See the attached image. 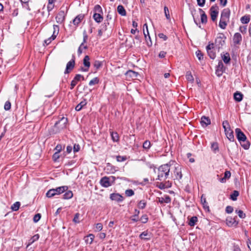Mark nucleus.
I'll return each instance as SVG.
<instances>
[{
	"instance_id": "30",
	"label": "nucleus",
	"mask_w": 251,
	"mask_h": 251,
	"mask_svg": "<svg viewBox=\"0 0 251 251\" xmlns=\"http://www.w3.org/2000/svg\"><path fill=\"white\" fill-rule=\"evenodd\" d=\"M65 193L63 195V199L65 200L70 199L73 196V193L72 191L69 190L65 191Z\"/></svg>"
},
{
	"instance_id": "14",
	"label": "nucleus",
	"mask_w": 251,
	"mask_h": 251,
	"mask_svg": "<svg viewBox=\"0 0 251 251\" xmlns=\"http://www.w3.org/2000/svg\"><path fill=\"white\" fill-rule=\"evenodd\" d=\"M242 37L240 33H235L233 37V42L235 45H240L242 41Z\"/></svg>"
},
{
	"instance_id": "5",
	"label": "nucleus",
	"mask_w": 251,
	"mask_h": 251,
	"mask_svg": "<svg viewBox=\"0 0 251 251\" xmlns=\"http://www.w3.org/2000/svg\"><path fill=\"white\" fill-rule=\"evenodd\" d=\"M226 37L223 33L219 34L218 36L216 38L215 41L214 47L219 50L222 49L225 44V40Z\"/></svg>"
},
{
	"instance_id": "46",
	"label": "nucleus",
	"mask_w": 251,
	"mask_h": 251,
	"mask_svg": "<svg viewBox=\"0 0 251 251\" xmlns=\"http://www.w3.org/2000/svg\"><path fill=\"white\" fill-rule=\"evenodd\" d=\"M186 78L189 81H193L194 80L193 76L190 71H188L186 74Z\"/></svg>"
},
{
	"instance_id": "34",
	"label": "nucleus",
	"mask_w": 251,
	"mask_h": 251,
	"mask_svg": "<svg viewBox=\"0 0 251 251\" xmlns=\"http://www.w3.org/2000/svg\"><path fill=\"white\" fill-rule=\"evenodd\" d=\"M240 21L242 24H246L250 21V15H245L241 18Z\"/></svg>"
},
{
	"instance_id": "41",
	"label": "nucleus",
	"mask_w": 251,
	"mask_h": 251,
	"mask_svg": "<svg viewBox=\"0 0 251 251\" xmlns=\"http://www.w3.org/2000/svg\"><path fill=\"white\" fill-rule=\"evenodd\" d=\"M54 7V4L48 2L47 5V10L48 12V17L50 15V12L51 11Z\"/></svg>"
},
{
	"instance_id": "24",
	"label": "nucleus",
	"mask_w": 251,
	"mask_h": 251,
	"mask_svg": "<svg viewBox=\"0 0 251 251\" xmlns=\"http://www.w3.org/2000/svg\"><path fill=\"white\" fill-rule=\"evenodd\" d=\"M95 238V236L93 234H89L88 235L84 237L85 242L87 244H91Z\"/></svg>"
},
{
	"instance_id": "52",
	"label": "nucleus",
	"mask_w": 251,
	"mask_h": 251,
	"mask_svg": "<svg viewBox=\"0 0 251 251\" xmlns=\"http://www.w3.org/2000/svg\"><path fill=\"white\" fill-rule=\"evenodd\" d=\"M116 159L118 162H123L127 159L126 156L118 155L116 156Z\"/></svg>"
},
{
	"instance_id": "61",
	"label": "nucleus",
	"mask_w": 251,
	"mask_h": 251,
	"mask_svg": "<svg viewBox=\"0 0 251 251\" xmlns=\"http://www.w3.org/2000/svg\"><path fill=\"white\" fill-rule=\"evenodd\" d=\"M82 79L83 80H84V77L83 75H80V74H77V75H76L75 76V77H74V79L75 80L76 82H78V81H79L81 79Z\"/></svg>"
},
{
	"instance_id": "47",
	"label": "nucleus",
	"mask_w": 251,
	"mask_h": 251,
	"mask_svg": "<svg viewBox=\"0 0 251 251\" xmlns=\"http://www.w3.org/2000/svg\"><path fill=\"white\" fill-rule=\"evenodd\" d=\"M196 56H197V58H198V59L200 61H201V60L203 59V53L201 52V50H198L196 52Z\"/></svg>"
},
{
	"instance_id": "43",
	"label": "nucleus",
	"mask_w": 251,
	"mask_h": 251,
	"mask_svg": "<svg viewBox=\"0 0 251 251\" xmlns=\"http://www.w3.org/2000/svg\"><path fill=\"white\" fill-rule=\"evenodd\" d=\"M239 193L238 191L235 190L230 195V199L233 201H236L237 200V197L239 196Z\"/></svg>"
},
{
	"instance_id": "31",
	"label": "nucleus",
	"mask_w": 251,
	"mask_h": 251,
	"mask_svg": "<svg viewBox=\"0 0 251 251\" xmlns=\"http://www.w3.org/2000/svg\"><path fill=\"white\" fill-rule=\"evenodd\" d=\"M211 148L212 151L215 153L218 152L219 149L218 144L217 142H213L211 143Z\"/></svg>"
},
{
	"instance_id": "33",
	"label": "nucleus",
	"mask_w": 251,
	"mask_h": 251,
	"mask_svg": "<svg viewBox=\"0 0 251 251\" xmlns=\"http://www.w3.org/2000/svg\"><path fill=\"white\" fill-rule=\"evenodd\" d=\"M86 103L87 102L86 100H84L81 101L76 106L75 108V110L77 111H80L82 108V107L86 104Z\"/></svg>"
},
{
	"instance_id": "35",
	"label": "nucleus",
	"mask_w": 251,
	"mask_h": 251,
	"mask_svg": "<svg viewBox=\"0 0 251 251\" xmlns=\"http://www.w3.org/2000/svg\"><path fill=\"white\" fill-rule=\"evenodd\" d=\"M197 222L198 218L196 216H193L191 218L189 222V225L190 226H193L195 225Z\"/></svg>"
},
{
	"instance_id": "21",
	"label": "nucleus",
	"mask_w": 251,
	"mask_h": 251,
	"mask_svg": "<svg viewBox=\"0 0 251 251\" xmlns=\"http://www.w3.org/2000/svg\"><path fill=\"white\" fill-rule=\"evenodd\" d=\"M84 15L80 14L78 15L74 20L73 23L74 25H77L83 19Z\"/></svg>"
},
{
	"instance_id": "12",
	"label": "nucleus",
	"mask_w": 251,
	"mask_h": 251,
	"mask_svg": "<svg viewBox=\"0 0 251 251\" xmlns=\"http://www.w3.org/2000/svg\"><path fill=\"white\" fill-rule=\"evenodd\" d=\"M235 133L237 139L239 142H245L246 140V136L241 130L237 128L235 129Z\"/></svg>"
},
{
	"instance_id": "59",
	"label": "nucleus",
	"mask_w": 251,
	"mask_h": 251,
	"mask_svg": "<svg viewBox=\"0 0 251 251\" xmlns=\"http://www.w3.org/2000/svg\"><path fill=\"white\" fill-rule=\"evenodd\" d=\"M243 95H233V98L235 101L240 102L243 100Z\"/></svg>"
},
{
	"instance_id": "19",
	"label": "nucleus",
	"mask_w": 251,
	"mask_h": 251,
	"mask_svg": "<svg viewBox=\"0 0 251 251\" xmlns=\"http://www.w3.org/2000/svg\"><path fill=\"white\" fill-rule=\"evenodd\" d=\"M225 134L227 137V138L228 139V140L230 141H234V137L233 135V131L230 129H226V130H225Z\"/></svg>"
},
{
	"instance_id": "36",
	"label": "nucleus",
	"mask_w": 251,
	"mask_h": 251,
	"mask_svg": "<svg viewBox=\"0 0 251 251\" xmlns=\"http://www.w3.org/2000/svg\"><path fill=\"white\" fill-rule=\"evenodd\" d=\"M93 65L94 67L96 69V70H98L102 67V62L99 60H95Z\"/></svg>"
},
{
	"instance_id": "62",
	"label": "nucleus",
	"mask_w": 251,
	"mask_h": 251,
	"mask_svg": "<svg viewBox=\"0 0 251 251\" xmlns=\"http://www.w3.org/2000/svg\"><path fill=\"white\" fill-rule=\"evenodd\" d=\"M247 25L241 26L239 27V31L243 34H245L247 32Z\"/></svg>"
},
{
	"instance_id": "23",
	"label": "nucleus",
	"mask_w": 251,
	"mask_h": 251,
	"mask_svg": "<svg viewBox=\"0 0 251 251\" xmlns=\"http://www.w3.org/2000/svg\"><path fill=\"white\" fill-rule=\"evenodd\" d=\"M231 176V173L230 171H226L224 173V176L219 179V181L222 183H225L226 179H229Z\"/></svg>"
},
{
	"instance_id": "37",
	"label": "nucleus",
	"mask_w": 251,
	"mask_h": 251,
	"mask_svg": "<svg viewBox=\"0 0 251 251\" xmlns=\"http://www.w3.org/2000/svg\"><path fill=\"white\" fill-rule=\"evenodd\" d=\"M94 11L95 13H101V14L103 13L102 8L101 7V6L99 4H97L94 6Z\"/></svg>"
},
{
	"instance_id": "10",
	"label": "nucleus",
	"mask_w": 251,
	"mask_h": 251,
	"mask_svg": "<svg viewBox=\"0 0 251 251\" xmlns=\"http://www.w3.org/2000/svg\"><path fill=\"white\" fill-rule=\"evenodd\" d=\"M219 14V8L216 5H213L210 9V15L212 21H216Z\"/></svg>"
},
{
	"instance_id": "16",
	"label": "nucleus",
	"mask_w": 251,
	"mask_h": 251,
	"mask_svg": "<svg viewBox=\"0 0 251 251\" xmlns=\"http://www.w3.org/2000/svg\"><path fill=\"white\" fill-rule=\"evenodd\" d=\"M201 124L202 126L206 127L211 124V121L208 117L203 116L201 118Z\"/></svg>"
},
{
	"instance_id": "18",
	"label": "nucleus",
	"mask_w": 251,
	"mask_h": 251,
	"mask_svg": "<svg viewBox=\"0 0 251 251\" xmlns=\"http://www.w3.org/2000/svg\"><path fill=\"white\" fill-rule=\"evenodd\" d=\"M110 199L113 201L120 202L123 201V197L119 194L113 193L110 195Z\"/></svg>"
},
{
	"instance_id": "26",
	"label": "nucleus",
	"mask_w": 251,
	"mask_h": 251,
	"mask_svg": "<svg viewBox=\"0 0 251 251\" xmlns=\"http://www.w3.org/2000/svg\"><path fill=\"white\" fill-rule=\"evenodd\" d=\"M222 59L225 63L228 64L230 61V57L229 53L226 52L224 54H221Z\"/></svg>"
},
{
	"instance_id": "44",
	"label": "nucleus",
	"mask_w": 251,
	"mask_h": 251,
	"mask_svg": "<svg viewBox=\"0 0 251 251\" xmlns=\"http://www.w3.org/2000/svg\"><path fill=\"white\" fill-rule=\"evenodd\" d=\"M55 195L56 194L53 189H50L46 193V196L48 198H51Z\"/></svg>"
},
{
	"instance_id": "22",
	"label": "nucleus",
	"mask_w": 251,
	"mask_h": 251,
	"mask_svg": "<svg viewBox=\"0 0 251 251\" xmlns=\"http://www.w3.org/2000/svg\"><path fill=\"white\" fill-rule=\"evenodd\" d=\"M102 14L95 13L93 16V18L96 22L98 23H101L103 20Z\"/></svg>"
},
{
	"instance_id": "38",
	"label": "nucleus",
	"mask_w": 251,
	"mask_h": 251,
	"mask_svg": "<svg viewBox=\"0 0 251 251\" xmlns=\"http://www.w3.org/2000/svg\"><path fill=\"white\" fill-rule=\"evenodd\" d=\"M111 136L112 140L114 142H117L119 139L118 134L117 132H112L111 133Z\"/></svg>"
},
{
	"instance_id": "63",
	"label": "nucleus",
	"mask_w": 251,
	"mask_h": 251,
	"mask_svg": "<svg viewBox=\"0 0 251 251\" xmlns=\"http://www.w3.org/2000/svg\"><path fill=\"white\" fill-rule=\"evenodd\" d=\"M41 217V216L40 214H37L35 215V216H34V218H33L34 222L35 223L38 222L40 220Z\"/></svg>"
},
{
	"instance_id": "55",
	"label": "nucleus",
	"mask_w": 251,
	"mask_h": 251,
	"mask_svg": "<svg viewBox=\"0 0 251 251\" xmlns=\"http://www.w3.org/2000/svg\"><path fill=\"white\" fill-rule=\"evenodd\" d=\"M216 69L221 70L224 71V66L221 60H220L218 62V64L216 67Z\"/></svg>"
},
{
	"instance_id": "20",
	"label": "nucleus",
	"mask_w": 251,
	"mask_h": 251,
	"mask_svg": "<svg viewBox=\"0 0 251 251\" xmlns=\"http://www.w3.org/2000/svg\"><path fill=\"white\" fill-rule=\"evenodd\" d=\"M157 201L161 204H163L164 203H169L171 202V198L169 196H166L165 198L161 197L158 198Z\"/></svg>"
},
{
	"instance_id": "49",
	"label": "nucleus",
	"mask_w": 251,
	"mask_h": 251,
	"mask_svg": "<svg viewBox=\"0 0 251 251\" xmlns=\"http://www.w3.org/2000/svg\"><path fill=\"white\" fill-rule=\"evenodd\" d=\"M151 145V142L148 140H146L144 142L143 147L145 150H148L150 149Z\"/></svg>"
},
{
	"instance_id": "8",
	"label": "nucleus",
	"mask_w": 251,
	"mask_h": 251,
	"mask_svg": "<svg viewBox=\"0 0 251 251\" xmlns=\"http://www.w3.org/2000/svg\"><path fill=\"white\" fill-rule=\"evenodd\" d=\"M215 48L214 44L213 43H209L208 45L206 47L208 55L212 59H215L216 56V52L215 51Z\"/></svg>"
},
{
	"instance_id": "39",
	"label": "nucleus",
	"mask_w": 251,
	"mask_h": 251,
	"mask_svg": "<svg viewBox=\"0 0 251 251\" xmlns=\"http://www.w3.org/2000/svg\"><path fill=\"white\" fill-rule=\"evenodd\" d=\"M20 205V202L17 201L11 206V208L13 211H17L19 209Z\"/></svg>"
},
{
	"instance_id": "1",
	"label": "nucleus",
	"mask_w": 251,
	"mask_h": 251,
	"mask_svg": "<svg viewBox=\"0 0 251 251\" xmlns=\"http://www.w3.org/2000/svg\"><path fill=\"white\" fill-rule=\"evenodd\" d=\"M173 164V161L161 165L158 168V176L157 179L160 181H164L169 178L170 172L171 169V166Z\"/></svg>"
},
{
	"instance_id": "54",
	"label": "nucleus",
	"mask_w": 251,
	"mask_h": 251,
	"mask_svg": "<svg viewBox=\"0 0 251 251\" xmlns=\"http://www.w3.org/2000/svg\"><path fill=\"white\" fill-rule=\"evenodd\" d=\"M11 102H10L9 100H7L5 102V103L4 104V109L5 110H9L11 108Z\"/></svg>"
},
{
	"instance_id": "48",
	"label": "nucleus",
	"mask_w": 251,
	"mask_h": 251,
	"mask_svg": "<svg viewBox=\"0 0 251 251\" xmlns=\"http://www.w3.org/2000/svg\"><path fill=\"white\" fill-rule=\"evenodd\" d=\"M235 212L238 215L239 217L241 218H245L246 217V214L241 210H236Z\"/></svg>"
},
{
	"instance_id": "32",
	"label": "nucleus",
	"mask_w": 251,
	"mask_h": 251,
	"mask_svg": "<svg viewBox=\"0 0 251 251\" xmlns=\"http://www.w3.org/2000/svg\"><path fill=\"white\" fill-rule=\"evenodd\" d=\"M83 64L85 67L90 68V57L88 55H86L84 57L83 60Z\"/></svg>"
},
{
	"instance_id": "60",
	"label": "nucleus",
	"mask_w": 251,
	"mask_h": 251,
	"mask_svg": "<svg viewBox=\"0 0 251 251\" xmlns=\"http://www.w3.org/2000/svg\"><path fill=\"white\" fill-rule=\"evenodd\" d=\"M109 25V22H107L106 21H104V23L101 25V27H102V30L107 29V26Z\"/></svg>"
},
{
	"instance_id": "51",
	"label": "nucleus",
	"mask_w": 251,
	"mask_h": 251,
	"mask_svg": "<svg viewBox=\"0 0 251 251\" xmlns=\"http://www.w3.org/2000/svg\"><path fill=\"white\" fill-rule=\"evenodd\" d=\"M79 216H80L79 213H76L75 215V217L73 219V222L74 223H75V224L79 223H80Z\"/></svg>"
},
{
	"instance_id": "42",
	"label": "nucleus",
	"mask_w": 251,
	"mask_h": 251,
	"mask_svg": "<svg viewBox=\"0 0 251 251\" xmlns=\"http://www.w3.org/2000/svg\"><path fill=\"white\" fill-rule=\"evenodd\" d=\"M147 203L145 200L140 201L138 203V207L140 209H144L146 206Z\"/></svg>"
},
{
	"instance_id": "15",
	"label": "nucleus",
	"mask_w": 251,
	"mask_h": 251,
	"mask_svg": "<svg viewBox=\"0 0 251 251\" xmlns=\"http://www.w3.org/2000/svg\"><path fill=\"white\" fill-rule=\"evenodd\" d=\"M68 189V187L67 186H62L60 187H57L55 189H53L54 192H55L56 195H60L65 191H66Z\"/></svg>"
},
{
	"instance_id": "58",
	"label": "nucleus",
	"mask_w": 251,
	"mask_h": 251,
	"mask_svg": "<svg viewBox=\"0 0 251 251\" xmlns=\"http://www.w3.org/2000/svg\"><path fill=\"white\" fill-rule=\"evenodd\" d=\"M125 194L127 197H130L134 194V192L132 189H128L126 191Z\"/></svg>"
},
{
	"instance_id": "56",
	"label": "nucleus",
	"mask_w": 251,
	"mask_h": 251,
	"mask_svg": "<svg viewBox=\"0 0 251 251\" xmlns=\"http://www.w3.org/2000/svg\"><path fill=\"white\" fill-rule=\"evenodd\" d=\"M21 1L22 3L23 6L26 8L27 10L30 11L31 9L28 5V1H23L22 0H21Z\"/></svg>"
},
{
	"instance_id": "2",
	"label": "nucleus",
	"mask_w": 251,
	"mask_h": 251,
	"mask_svg": "<svg viewBox=\"0 0 251 251\" xmlns=\"http://www.w3.org/2000/svg\"><path fill=\"white\" fill-rule=\"evenodd\" d=\"M230 10L229 8H225L221 12L219 26L223 29H226L229 22Z\"/></svg>"
},
{
	"instance_id": "13",
	"label": "nucleus",
	"mask_w": 251,
	"mask_h": 251,
	"mask_svg": "<svg viewBox=\"0 0 251 251\" xmlns=\"http://www.w3.org/2000/svg\"><path fill=\"white\" fill-rule=\"evenodd\" d=\"M139 75L138 73L135 72L134 71H132L131 70H129L127 71L125 73V75L126 76V79H136L137 77Z\"/></svg>"
},
{
	"instance_id": "64",
	"label": "nucleus",
	"mask_w": 251,
	"mask_h": 251,
	"mask_svg": "<svg viewBox=\"0 0 251 251\" xmlns=\"http://www.w3.org/2000/svg\"><path fill=\"white\" fill-rule=\"evenodd\" d=\"M59 158V153L58 152H55L53 156H52V159L54 161H57L58 159Z\"/></svg>"
},
{
	"instance_id": "6",
	"label": "nucleus",
	"mask_w": 251,
	"mask_h": 251,
	"mask_svg": "<svg viewBox=\"0 0 251 251\" xmlns=\"http://www.w3.org/2000/svg\"><path fill=\"white\" fill-rule=\"evenodd\" d=\"M115 180V177L114 176H111L110 177L104 176L100 179V184L104 187H108L111 186Z\"/></svg>"
},
{
	"instance_id": "40",
	"label": "nucleus",
	"mask_w": 251,
	"mask_h": 251,
	"mask_svg": "<svg viewBox=\"0 0 251 251\" xmlns=\"http://www.w3.org/2000/svg\"><path fill=\"white\" fill-rule=\"evenodd\" d=\"M201 202L203 204V207L205 209L209 208V206L208 205V203L206 201V198L204 197L203 195L201 197Z\"/></svg>"
},
{
	"instance_id": "25",
	"label": "nucleus",
	"mask_w": 251,
	"mask_h": 251,
	"mask_svg": "<svg viewBox=\"0 0 251 251\" xmlns=\"http://www.w3.org/2000/svg\"><path fill=\"white\" fill-rule=\"evenodd\" d=\"M142 239L149 240L151 238V235L147 231L143 232L139 236Z\"/></svg>"
},
{
	"instance_id": "9",
	"label": "nucleus",
	"mask_w": 251,
	"mask_h": 251,
	"mask_svg": "<svg viewBox=\"0 0 251 251\" xmlns=\"http://www.w3.org/2000/svg\"><path fill=\"white\" fill-rule=\"evenodd\" d=\"M68 11L67 7H66V12L64 10H61L57 14L55 19L57 23L61 24H62L65 19V17L67 14Z\"/></svg>"
},
{
	"instance_id": "17",
	"label": "nucleus",
	"mask_w": 251,
	"mask_h": 251,
	"mask_svg": "<svg viewBox=\"0 0 251 251\" xmlns=\"http://www.w3.org/2000/svg\"><path fill=\"white\" fill-rule=\"evenodd\" d=\"M226 222L227 225L229 226H236L238 224V222L234 218H232L231 217H227L226 219Z\"/></svg>"
},
{
	"instance_id": "57",
	"label": "nucleus",
	"mask_w": 251,
	"mask_h": 251,
	"mask_svg": "<svg viewBox=\"0 0 251 251\" xmlns=\"http://www.w3.org/2000/svg\"><path fill=\"white\" fill-rule=\"evenodd\" d=\"M142 223L145 224L148 221V217L146 214L143 215L140 218Z\"/></svg>"
},
{
	"instance_id": "50",
	"label": "nucleus",
	"mask_w": 251,
	"mask_h": 251,
	"mask_svg": "<svg viewBox=\"0 0 251 251\" xmlns=\"http://www.w3.org/2000/svg\"><path fill=\"white\" fill-rule=\"evenodd\" d=\"M223 127L224 128V130H226L228 129H230V125L227 121H224L223 122Z\"/></svg>"
},
{
	"instance_id": "7",
	"label": "nucleus",
	"mask_w": 251,
	"mask_h": 251,
	"mask_svg": "<svg viewBox=\"0 0 251 251\" xmlns=\"http://www.w3.org/2000/svg\"><path fill=\"white\" fill-rule=\"evenodd\" d=\"M53 32L52 35L50 38L44 41V43L46 46L49 45L53 40H54L57 35L59 33V27L57 25H53Z\"/></svg>"
},
{
	"instance_id": "11",
	"label": "nucleus",
	"mask_w": 251,
	"mask_h": 251,
	"mask_svg": "<svg viewBox=\"0 0 251 251\" xmlns=\"http://www.w3.org/2000/svg\"><path fill=\"white\" fill-rule=\"evenodd\" d=\"M75 65V57L74 55H73L72 59L69 61L66 65V68L65 70V74H69L70 73L73 69H74Z\"/></svg>"
},
{
	"instance_id": "27",
	"label": "nucleus",
	"mask_w": 251,
	"mask_h": 251,
	"mask_svg": "<svg viewBox=\"0 0 251 251\" xmlns=\"http://www.w3.org/2000/svg\"><path fill=\"white\" fill-rule=\"evenodd\" d=\"M117 11L118 13L122 16H125L126 15V12L124 7L122 5H119L118 6Z\"/></svg>"
},
{
	"instance_id": "28",
	"label": "nucleus",
	"mask_w": 251,
	"mask_h": 251,
	"mask_svg": "<svg viewBox=\"0 0 251 251\" xmlns=\"http://www.w3.org/2000/svg\"><path fill=\"white\" fill-rule=\"evenodd\" d=\"M39 238V235L36 234L33 236L29 240L26 248H28L30 245L33 244L34 242L37 241Z\"/></svg>"
},
{
	"instance_id": "4",
	"label": "nucleus",
	"mask_w": 251,
	"mask_h": 251,
	"mask_svg": "<svg viewBox=\"0 0 251 251\" xmlns=\"http://www.w3.org/2000/svg\"><path fill=\"white\" fill-rule=\"evenodd\" d=\"M173 163H174L172 164L171 169L173 170V173H171V177L174 180H180L182 177L181 167L175 161H173Z\"/></svg>"
},
{
	"instance_id": "29",
	"label": "nucleus",
	"mask_w": 251,
	"mask_h": 251,
	"mask_svg": "<svg viewBox=\"0 0 251 251\" xmlns=\"http://www.w3.org/2000/svg\"><path fill=\"white\" fill-rule=\"evenodd\" d=\"M201 12V21L202 24H206L207 22V17L205 12L201 9H200Z\"/></svg>"
},
{
	"instance_id": "3",
	"label": "nucleus",
	"mask_w": 251,
	"mask_h": 251,
	"mask_svg": "<svg viewBox=\"0 0 251 251\" xmlns=\"http://www.w3.org/2000/svg\"><path fill=\"white\" fill-rule=\"evenodd\" d=\"M68 122L67 118L62 117L58 121L56 122L52 128L49 130L50 134H56L62 129L66 127L67 124Z\"/></svg>"
},
{
	"instance_id": "45",
	"label": "nucleus",
	"mask_w": 251,
	"mask_h": 251,
	"mask_svg": "<svg viewBox=\"0 0 251 251\" xmlns=\"http://www.w3.org/2000/svg\"><path fill=\"white\" fill-rule=\"evenodd\" d=\"M99 82V79L98 77H96L94 78H93L92 80H91L89 83V85L90 86L94 85L95 84H97Z\"/></svg>"
},
{
	"instance_id": "53",
	"label": "nucleus",
	"mask_w": 251,
	"mask_h": 251,
	"mask_svg": "<svg viewBox=\"0 0 251 251\" xmlns=\"http://www.w3.org/2000/svg\"><path fill=\"white\" fill-rule=\"evenodd\" d=\"M164 10L166 18L168 20H170V15L169 14V11L168 8L166 6H165L164 8Z\"/></svg>"
}]
</instances>
